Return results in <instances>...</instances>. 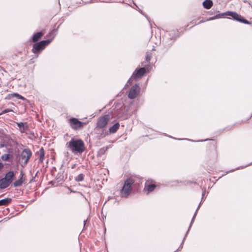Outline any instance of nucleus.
Returning <instances> with one entry per match:
<instances>
[{
  "instance_id": "5",
  "label": "nucleus",
  "mask_w": 252,
  "mask_h": 252,
  "mask_svg": "<svg viewBox=\"0 0 252 252\" xmlns=\"http://www.w3.org/2000/svg\"><path fill=\"white\" fill-rule=\"evenodd\" d=\"M54 36H53L51 39H48L46 40L41 41L37 43L34 44L33 45V48L32 49V52L36 54H38L42 50H43L46 46H47L54 38Z\"/></svg>"
},
{
  "instance_id": "10",
  "label": "nucleus",
  "mask_w": 252,
  "mask_h": 252,
  "mask_svg": "<svg viewBox=\"0 0 252 252\" xmlns=\"http://www.w3.org/2000/svg\"><path fill=\"white\" fill-rule=\"evenodd\" d=\"M16 124L21 133L25 132L29 128L27 123L19 122L16 123Z\"/></svg>"
},
{
  "instance_id": "17",
  "label": "nucleus",
  "mask_w": 252,
  "mask_h": 252,
  "mask_svg": "<svg viewBox=\"0 0 252 252\" xmlns=\"http://www.w3.org/2000/svg\"><path fill=\"white\" fill-rule=\"evenodd\" d=\"M11 198H6L0 200V206H5L9 204L11 202Z\"/></svg>"
},
{
  "instance_id": "3",
  "label": "nucleus",
  "mask_w": 252,
  "mask_h": 252,
  "mask_svg": "<svg viewBox=\"0 0 252 252\" xmlns=\"http://www.w3.org/2000/svg\"><path fill=\"white\" fill-rule=\"evenodd\" d=\"M134 183V180L131 178H127L124 182V186L121 190V196L127 197L132 191V185Z\"/></svg>"
},
{
  "instance_id": "26",
  "label": "nucleus",
  "mask_w": 252,
  "mask_h": 252,
  "mask_svg": "<svg viewBox=\"0 0 252 252\" xmlns=\"http://www.w3.org/2000/svg\"><path fill=\"white\" fill-rule=\"evenodd\" d=\"M106 150H107V149H105L104 148L100 149L99 151V154H104Z\"/></svg>"
},
{
  "instance_id": "28",
  "label": "nucleus",
  "mask_w": 252,
  "mask_h": 252,
  "mask_svg": "<svg viewBox=\"0 0 252 252\" xmlns=\"http://www.w3.org/2000/svg\"><path fill=\"white\" fill-rule=\"evenodd\" d=\"M3 164L2 162H0V171H1L3 168Z\"/></svg>"
},
{
  "instance_id": "19",
  "label": "nucleus",
  "mask_w": 252,
  "mask_h": 252,
  "mask_svg": "<svg viewBox=\"0 0 252 252\" xmlns=\"http://www.w3.org/2000/svg\"><path fill=\"white\" fill-rule=\"evenodd\" d=\"M44 157V151L43 148H42L39 150V160L41 162L43 161Z\"/></svg>"
},
{
  "instance_id": "15",
  "label": "nucleus",
  "mask_w": 252,
  "mask_h": 252,
  "mask_svg": "<svg viewBox=\"0 0 252 252\" xmlns=\"http://www.w3.org/2000/svg\"><path fill=\"white\" fill-rule=\"evenodd\" d=\"M200 204L199 205V206H198V207H197V209H196V211H195V213H194V216H193V218H192V220H191V222H190V226H189V229H188V231H187V233H186V234L185 237H184V239H183V242H182V244H181V245L180 247L179 248V249H178L176 251H175V252H177V251L180 249V248L181 247H182V246H183V243H184V240H185V237L187 236V234H188V232H189V229H190V227H191V226L192 224L193 223V221H194V220L195 217V216H196V215L197 212L198 210V209H199V207H200Z\"/></svg>"
},
{
  "instance_id": "6",
  "label": "nucleus",
  "mask_w": 252,
  "mask_h": 252,
  "mask_svg": "<svg viewBox=\"0 0 252 252\" xmlns=\"http://www.w3.org/2000/svg\"><path fill=\"white\" fill-rule=\"evenodd\" d=\"M110 118L109 115H106L103 117H100L97 122V125L96 128L97 130L100 128H102L106 126L107 123Z\"/></svg>"
},
{
  "instance_id": "33",
  "label": "nucleus",
  "mask_w": 252,
  "mask_h": 252,
  "mask_svg": "<svg viewBox=\"0 0 252 252\" xmlns=\"http://www.w3.org/2000/svg\"><path fill=\"white\" fill-rule=\"evenodd\" d=\"M204 193H205V192H203L202 193V196H203V195H204Z\"/></svg>"
},
{
  "instance_id": "32",
  "label": "nucleus",
  "mask_w": 252,
  "mask_h": 252,
  "mask_svg": "<svg viewBox=\"0 0 252 252\" xmlns=\"http://www.w3.org/2000/svg\"><path fill=\"white\" fill-rule=\"evenodd\" d=\"M76 164H73V165L72 166L71 168H72V169H74V168H75V167H76Z\"/></svg>"
},
{
  "instance_id": "25",
  "label": "nucleus",
  "mask_w": 252,
  "mask_h": 252,
  "mask_svg": "<svg viewBox=\"0 0 252 252\" xmlns=\"http://www.w3.org/2000/svg\"><path fill=\"white\" fill-rule=\"evenodd\" d=\"M13 95L15 96L18 99H22V100L25 99V98L23 96H22V95H21L17 93H14L13 94Z\"/></svg>"
},
{
  "instance_id": "11",
  "label": "nucleus",
  "mask_w": 252,
  "mask_h": 252,
  "mask_svg": "<svg viewBox=\"0 0 252 252\" xmlns=\"http://www.w3.org/2000/svg\"><path fill=\"white\" fill-rule=\"evenodd\" d=\"M156 188V186L153 184H150L148 182H146L145 183L144 190L147 191V193H148L154 190Z\"/></svg>"
},
{
  "instance_id": "24",
  "label": "nucleus",
  "mask_w": 252,
  "mask_h": 252,
  "mask_svg": "<svg viewBox=\"0 0 252 252\" xmlns=\"http://www.w3.org/2000/svg\"><path fill=\"white\" fill-rule=\"evenodd\" d=\"M133 79H135V78L134 77H132V76H131V77L128 80L125 86V87H128L129 85H130L132 83V81Z\"/></svg>"
},
{
  "instance_id": "20",
  "label": "nucleus",
  "mask_w": 252,
  "mask_h": 252,
  "mask_svg": "<svg viewBox=\"0 0 252 252\" xmlns=\"http://www.w3.org/2000/svg\"><path fill=\"white\" fill-rule=\"evenodd\" d=\"M23 182H24L23 179H22V178H20L19 179L16 181L14 183L13 185L15 187H20V186H22Z\"/></svg>"
},
{
  "instance_id": "21",
  "label": "nucleus",
  "mask_w": 252,
  "mask_h": 252,
  "mask_svg": "<svg viewBox=\"0 0 252 252\" xmlns=\"http://www.w3.org/2000/svg\"><path fill=\"white\" fill-rule=\"evenodd\" d=\"M12 156L9 154H4L1 156V159L3 161H8Z\"/></svg>"
},
{
  "instance_id": "18",
  "label": "nucleus",
  "mask_w": 252,
  "mask_h": 252,
  "mask_svg": "<svg viewBox=\"0 0 252 252\" xmlns=\"http://www.w3.org/2000/svg\"><path fill=\"white\" fill-rule=\"evenodd\" d=\"M120 126V125L118 123H116L113 126L109 128V132L110 133H114L117 131V130L119 129Z\"/></svg>"
},
{
  "instance_id": "8",
  "label": "nucleus",
  "mask_w": 252,
  "mask_h": 252,
  "mask_svg": "<svg viewBox=\"0 0 252 252\" xmlns=\"http://www.w3.org/2000/svg\"><path fill=\"white\" fill-rule=\"evenodd\" d=\"M139 92V86L138 84H135L134 86L132 87L131 89L130 90L128 97L130 99H134L135 98L137 94H138Z\"/></svg>"
},
{
  "instance_id": "31",
  "label": "nucleus",
  "mask_w": 252,
  "mask_h": 252,
  "mask_svg": "<svg viewBox=\"0 0 252 252\" xmlns=\"http://www.w3.org/2000/svg\"><path fill=\"white\" fill-rule=\"evenodd\" d=\"M55 31V30H53V31H52V32H51L49 33V35H49V36H51V35L53 34V32H54Z\"/></svg>"
},
{
  "instance_id": "13",
  "label": "nucleus",
  "mask_w": 252,
  "mask_h": 252,
  "mask_svg": "<svg viewBox=\"0 0 252 252\" xmlns=\"http://www.w3.org/2000/svg\"><path fill=\"white\" fill-rule=\"evenodd\" d=\"M44 33L42 32H38L33 34L32 40L33 42H36L38 41L43 35Z\"/></svg>"
},
{
  "instance_id": "16",
  "label": "nucleus",
  "mask_w": 252,
  "mask_h": 252,
  "mask_svg": "<svg viewBox=\"0 0 252 252\" xmlns=\"http://www.w3.org/2000/svg\"><path fill=\"white\" fill-rule=\"evenodd\" d=\"M213 5V2L211 0H205L203 2V6L204 8L209 9Z\"/></svg>"
},
{
  "instance_id": "29",
  "label": "nucleus",
  "mask_w": 252,
  "mask_h": 252,
  "mask_svg": "<svg viewBox=\"0 0 252 252\" xmlns=\"http://www.w3.org/2000/svg\"><path fill=\"white\" fill-rule=\"evenodd\" d=\"M24 173H23V172L22 171H21L20 172V178H22V179L23 178V177H24Z\"/></svg>"
},
{
  "instance_id": "4",
  "label": "nucleus",
  "mask_w": 252,
  "mask_h": 252,
  "mask_svg": "<svg viewBox=\"0 0 252 252\" xmlns=\"http://www.w3.org/2000/svg\"><path fill=\"white\" fill-rule=\"evenodd\" d=\"M32 156V153L31 150L29 148L24 149L22 151L19 159V161L23 167L26 166Z\"/></svg>"
},
{
  "instance_id": "22",
  "label": "nucleus",
  "mask_w": 252,
  "mask_h": 252,
  "mask_svg": "<svg viewBox=\"0 0 252 252\" xmlns=\"http://www.w3.org/2000/svg\"><path fill=\"white\" fill-rule=\"evenodd\" d=\"M84 176L83 174H80L76 177L75 181L77 182H81L84 180Z\"/></svg>"
},
{
  "instance_id": "14",
  "label": "nucleus",
  "mask_w": 252,
  "mask_h": 252,
  "mask_svg": "<svg viewBox=\"0 0 252 252\" xmlns=\"http://www.w3.org/2000/svg\"><path fill=\"white\" fill-rule=\"evenodd\" d=\"M8 183L4 178L0 179V189H4L8 187L10 185Z\"/></svg>"
},
{
  "instance_id": "27",
  "label": "nucleus",
  "mask_w": 252,
  "mask_h": 252,
  "mask_svg": "<svg viewBox=\"0 0 252 252\" xmlns=\"http://www.w3.org/2000/svg\"><path fill=\"white\" fill-rule=\"evenodd\" d=\"M11 111H12V110H11V109H6L4 110L2 112L1 114H5V113H6L7 112H11Z\"/></svg>"
},
{
  "instance_id": "12",
  "label": "nucleus",
  "mask_w": 252,
  "mask_h": 252,
  "mask_svg": "<svg viewBox=\"0 0 252 252\" xmlns=\"http://www.w3.org/2000/svg\"><path fill=\"white\" fill-rule=\"evenodd\" d=\"M14 177V172L10 171L8 172L5 175L4 178L10 184H11L13 181V177Z\"/></svg>"
},
{
  "instance_id": "23",
  "label": "nucleus",
  "mask_w": 252,
  "mask_h": 252,
  "mask_svg": "<svg viewBox=\"0 0 252 252\" xmlns=\"http://www.w3.org/2000/svg\"><path fill=\"white\" fill-rule=\"evenodd\" d=\"M108 134V132H106V131H104L103 130H102V132L101 133H100V134L98 136H99V139H101L102 138H103L104 137L106 136V135H107Z\"/></svg>"
},
{
  "instance_id": "7",
  "label": "nucleus",
  "mask_w": 252,
  "mask_h": 252,
  "mask_svg": "<svg viewBox=\"0 0 252 252\" xmlns=\"http://www.w3.org/2000/svg\"><path fill=\"white\" fill-rule=\"evenodd\" d=\"M69 123L71 127L74 129H77L82 127L84 123L79 121L77 119L72 118L69 119Z\"/></svg>"
},
{
  "instance_id": "35",
  "label": "nucleus",
  "mask_w": 252,
  "mask_h": 252,
  "mask_svg": "<svg viewBox=\"0 0 252 252\" xmlns=\"http://www.w3.org/2000/svg\"><path fill=\"white\" fill-rule=\"evenodd\" d=\"M191 23H194L193 21H192V22H191Z\"/></svg>"
},
{
  "instance_id": "30",
  "label": "nucleus",
  "mask_w": 252,
  "mask_h": 252,
  "mask_svg": "<svg viewBox=\"0 0 252 252\" xmlns=\"http://www.w3.org/2000/svg\"><path fill=\"white\" fill-rule=\"evenodd\" d=\"M146 60L147 61L149 62L150 61V57L147 55L146 57Z\"/></svg>"
},
{
  "instance_id": "9",
  "label": "nucleus",
  "mask_w": 252,
  "mask_h": 252,
  "mask_svg": "<svg viewBox=\"0 0 252 252\" xmlns=\"http://www.w3.org/2000/svg\"><path fill=\"white\" fill-rule=\"evenodd\" d=\"M146 70L144 67H141L139 69H136L132 75V77L140 78L145 73Z\"/></svg>"
},
{
  "instance_id": "1",
  "label": "nucleus",
  "mask_w": 252,
  "mask_h": 252,
  "mask_svg": "<svg viewBox=\"0 0 252 252\" xmlns=\"http://www.w3.org/2000/svg\"><path fill=\"white\" fill-rule=\"evenodd\" d=\"M67 147L73 153H81L84 151V144L81 140H71L67 143Z\"/></svg>"
},
{
  "instance_id": "2",
  "label": "nucleus",
  "mask_w": 252,
  "mask_h": 252,
  "mask_svg": "<svg viewBox=\"0 0 252 252\" xmlns=\"http://www.w3.org/2000/svg\"><path fill=\"white\" fill-rule=\"evenodd\" d=\"M224 16H231L233 19L237 21L241 22L242 23L245 24H249V22L246 19H244L243 17L241 16V15H239L236 12H232V11H227L225 13H222L221 14H217L214 17H211L209 18V20H213L216 19L220 18Z\"/></svg>"
},
{
  "instance_id": "34",
  "label": "nucleus",
  "mask_w": 252,
  "mask_h": 252,
  "mask_svg": "<svg viewBox=\"0 0 252 252\" xmlns=\"http://www.w3.org/2000/svg\"><path fill=\"white\" fill-rule=\"evenodd\" d=\"M86 221H87V220H84V225L85 224V223H86Z\"/></svg>"
}]
</instances>
